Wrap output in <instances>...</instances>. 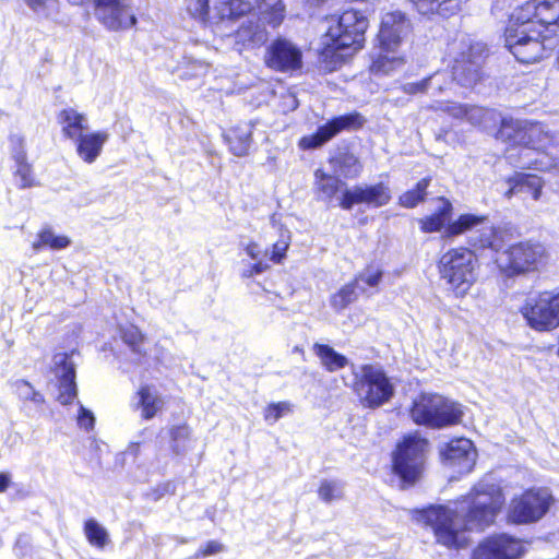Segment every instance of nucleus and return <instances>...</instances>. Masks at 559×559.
Masks as SVG:
<instances>
[{"instance_id": "obj_54", "label": "nucleus", "mask_w": 559, "mask_h": 559, "mask_svg": "<svg viewBox=\"0 0 559 559\" xmlns=\"http://www.w3.org/2000/svg\"><path fill=\"white\" fill-rule=\"evenodd\" d=\"M10 150L14 162H22V159H26L24 138L22 135L12 134L10 136Z\"/></svg>"}, {"instance_id": "obj_30", "label": "nucleus", "mask_w": 559, "mask_h": 559, "mask_svg": "<svg viewBox=\"0 0 559 559\" xmlns=\"http://www.w3.org/2000/svg\"><path fill=\"white\" fill-rule=\"evenodd\" d=\"M253 9L250 1L247 0H221L214 5L216 14V24L224 21L237 20Z\"/></svg>"}, {"instance_id": "obj_58", "label": "nucleus", "mask_w": 559, "mask_h": 559, "mask_svg": "<svg viewBox=\"0 0 559 559\" xmlns=\"http://www.w3.org/2000/svg\"><path fill=\"white\" fill-rule=\"evenodd\" d=\"M245 252L254 261L263 260L262 258L269 254L267 251L263 252L260 245L254 241L246 245Z\"/></svg>"}, {"instance_id": "obj_45", "label": "nucleus", "mask_w": 559, "mask_h": 559, "mask_svg": "<svg viewBox=\"0 0 559 559\" xmlns=\"http://www.w3.org/2000/svg\"><path fill=\"white\" fill-rule=\"evenodd\" d=\"M37 15L53 17L59 13V0H23Z\"/></svg>"}, {"instance_id": "obj_26", "label": "nucleus", "mask_w": 559, "mask_h": 559, "mask_svg": "<svg viewBox=\"0 0 559 559\" xmlns=\"http://www.w3.org/2000/svg\"><path fill=\"white\" fill-rule=\"evenodd\" d=\"M108 138L109 134L106 131L82 134L75 140L79 157L87 164L94 163L100 155Z\"/></svg>"}, {"instance_id": "obj_50", "label": "nucleus", "mask_w": 559, "mask_h": 559, "mask_svg": "<svg viewBox=\"0 0 559 559\" xmlns=\"http://www.w3.org/2000/svg\"><path fill=\"white\" fill-rule=\"evenodd\" d=\"M15 179L17 180L20 188L25 189L33 187L35 185V180L32 175L31 165L26 162V159H22V162H15Z\"/></svg>"}, {"instance_id": "obj_56", "label": "nucleus", "mask_w": 559, "mask_h": 559, "mask_svg": "<svg viewBox=\"0 0 559 559\" xmlns=\"http://www.w3.org/2000/svg\"><path fill=\"white\" fill-rule=\"evenodd\" d=\"M432 80H428L427 78L414 83H406L402 86L404 93L409 95H416L419 93H427L429 91V83Z\"/></svg>"}, {"instance_id": "obj_46", "label": "nucleus", "mask_w": 559, "mask_h": 559, "mask_svg": "<svg viewBox=\"0 0 559 559\" xmlns=\"http://www.w3.org/2000/svg\"><path fill=\"white\" fill-rule=\"evenodd\" d=\"M429 179H421L414 190H409L400 197V204L404 207H414L424 200Z\"/></svg>"}, {"instance_id": "obj_9", "label": "nucleus", "mask_w": 559, "mask_h": 559, "mask_svg": "<svg viewBox=\"0 0 559 559\" xmlns=\"http://www.w3.org/2000/svg\"><path fill=\"white\" fill-rule=\"evenodd\" d=\"M554 502L555 498L546 487L525 490L511 499L507 519L513 524L535 523L546 515Z\"/></svg>"}, {"instance_id": "obj_60", "label": "nucleus", "mask_w": 559, "mask_h": 559, "mask_svg": "<svg viewBox=\"0 0 559 559\" xmlns=\"http://www.w3.org/2000/svg\"><path fill=\"white\" fill-rule=\"evenodd\" d=\"M508 158H509V159H512V158H513V155H512L511 153H509Z\"/></svg>"}, {"instance_id": "obj_8", "label": "nucleus", "mask_w": 559, "mask_h": 559, "mask_svg": "<svg viewBox=\"0 0 559 559\" xmlns=\"http://www.w3.org/2000/svg\"><path fill=\"white\" fill-rule=\"evenodd\" d=\"M543 31L535 29L532 23H520L510 19L506 29V46L515 59L522 63H533L542 59L548 50Z\"/></svg>"}, {"instance_id": "obj_27", "label": "nucleus", "mask_w": 559, "mask_h": 559, "mask_svg": "<svg viewBox=\"0 0 559 559\" xmlns=\"http://www.w3.org/2000/svg\"><path fill=\"white\" fill-rule=\"evenodd\" d=\"M411 2L421 15L450 17L460 12L463 0H411Z\"/></svg>"}, {"instance_id": "obj_13", "label": "nucleus", "mask_w": 559, "mask_h": 559, "mask_svg": "<svg viewBox=\"0 0 559 559\" xmlns=\"http://www.w3.org/2000/svg\"><path fill=\"white\" fill-rule=\"evenodd\" d=\"M474 231L471 237V243L478 248H490L500 250L502 239L499 231L489 223L488 217L475 214H462L459 218L449 224L445 234L450 237Z\"/></svg>"}, {"instance_id": "obj_57", "label": "nucleus", "mask_w": 559, "mask_h": 559, "mask_svg": "<svg viewBox=\"0 0 559 559\" xmlns=\"http://www.w3.org/2000/svg\"><path fill=\"white\" fill-rule=\"evenodd\" d=\"M224 550L223 544L218 543L217 540H210L206 543V545L203 548H200L195 555L194 558H203L212 555L219 554Z\"/></svg>"}, {"instance_id": "obj_18", "label": "nucleus", "mask_w": 559, "mask_h": 559, "mask_svg": "<svg viewBox=\"0 0 559 559\" xmlns=\"http://www.w3.org/2000/svg\"><path fill=\"white\" fill-rule=\"evenodd\" d=\"M95 16L108 29L132 27L136 23L124 0H94Z\"/></svg>"}, {"instance_id": "obj_14", "label": "nucleus", "mask_w": 559, "mask_h": 559, "mask_svg": "<svg viewBox=\"0 0 559 559\" xmlns=\"http://www.w3.org/2000/svg\"><path fill=\"white\" fill-rule=\"evenodd\" d=\"M545 250L543 246L531 242H519L503 251L497 259L499 270L507 276L532 272L543 263Z\"/></svg>"}, {"instance_id": "obj_39", "label": "nucleus", "mask_w": 559, "mask_h": 559, "mask_svg": "<svg viewBox=\"0 0 559 559\" xmlns=\"http://www.w3.org/2000/svg\"><path fill=\"white\" fill-rule=\"evenodd\" d=\"M84 535L92 546L100 549L110 542L108 531L94 519L85 521Z\"/></svg>"}, {"instance_id": "obj_15", "label": "nucleus", "mask_w": 559, "mask_h": 559, "mask_svg": "<svg viewBox=\"0 0 559 559\" xmlns=\"http://www.w3.org/2000/svg\"><path fill=\"white\" fill-rule=\"evenodd\" d=\"M512 15V21L520 23L538 24L546 32L556 33L559 27V0H528L518 7Z\"/></svg>"}, {"instance_id": "obj_29", "label": "nucleus", "mask_w": 559, "mask_h": 559, "mask_svg": "<svg viewBox=\"0 0 559 559\" xmlns=\"http://www.w3.org/2000/svg\"><path fill=\"white\" fill-rule=\"evenodd\" d=\"M510 189L506 192L507 198L513 194L525 192L532 194V198L537 201L542 195L544 181L540 177L535 175L518 174L509 179Z\"/></svg>"}, {"instance_id": "obj_31", "label": "nucleus", "mask_w": 559, "mask_h": 559, "mask_svg": "<svg viewBox=\"0 0 559 559\" xmlns=\"http://www.w3.org/2000/svg\"><path fill=\"white\" fill-rule=\"evenodd\" d=\"M252 128L249 124L238 126L228 131L225 139L229 150L236 156H245L251 145Z\"/></svg>"}, {"instance_id": "obj_44", "label": "nucleus", "mask_w": 559, "mask_h": 559, "mask_svg": "<svg viewBox=\"0 0 559 559\" xmlns=\"http://www.w3.org/2000/svg\"><path fill=\"white\" fill-rule=\"evenodd\" d=\"M170 437L171 448L177 454L185 453L190 448V429L187 425L173 427Z\"/></svg>"}, {"instance_id": "obj_2", "label": "nucleus", "mask_w": 559, "mask_h": 559, "mask_svg": "<svg viewBox=\"0 0 559 559\" xmlns=\"http://www.w3.org/2000/svg\"><path fill=\"white\" fill-rule=\"evenodd\" d=\"M326 31L321 37L320 58L332 70L352 51L362 47L368 19L359 11L347 10L338 17L326 20Z\"/></svg>"}, {"instance_id": "obj_42", "label": "nucleus", "mask_w": 559, "mask_h": 559, "mask_svg": "<svg viewBox=\"0 0 559 559\" xmlns=\"http://www.w3.org/2000/svg\"><path fill=\"white\" fill-rule=\"evenodd\" d=\"M189 13L207 25L216 24V14L210 13L209 0H187Z\"/></svg>"}, {"instance_id": "obj_40", "label": "nucleus", "mask_w": 559, "mask_h": 559, "mask_svg": "<svg viewBox=\"0 0 559 559\" xmlns=\"http://www.w3.org/2000/svg\"><path fill=\"white\" fill-rule=\"evenodd\" d=\"M359 288L354 282L344 285L338 292L331 296V306L336 311L344 310L358 297Z\"/></svg>"}, {"instance_id": "obj_36", "label": "nucleus", "mask_w": 559, "mask_h": 559, "mask_svg": "<svg viewBox=\"0 0 559 559\" xmlns=\"http://www.w3.org/2000/svg\"><path fill=\"white\" fill-rule=\"evenodd\" d=\"M333 170L345 178H356L361 171V165L353 154H340L331 159Z\"/></svg>"}, {"instance_id": "obj_19", "label": "nucleus", "mask_w": 559, "mask_h": 559, "mask_svg": "<svg viewBox=\"0 0 559 559\" xmlns=\"http://www.w3.org/2000/svg\"><path fill=\"white\" fill-rule=\"evenodd\" d=\"M391 200L390 188L380 182L377 185H359L346 189L340 198V205L350 210L355 204L365 203L373 207L386 205Z\"/></svg>"}, {"instance_id": "obj_28", "label": "nucleus", "mask_w": 559, "mask_h": 559, "mask_svg": "<svg viewBox=\"0 0 559 559\" xmlns=\"http://www.w3.org/2000/svg\"><path fill=\"white\" fill-rule=\"evenodd\" d=\"M58 121L62 126L64 136L71 140H76L88 128L86 116L73 108L61 110L58 115Z\"/></svg>"}, {"instance_id": "obj_20", "label": "nucleus", "mask_w": 559, "mask_h": 559, "mask_svg": "<svg viewBox=\"0 0 559 559\" xmlns=\"http://www.w3.org/2000/svg\"><path fill=\"white\" fill-rule=\"evenodd\" d=\"M443 463L460 474L469 473L476 463V450L471 440L459 438L450 441L441 450Z\"/></svg>"}, {"instance_id": "obj_32", "label": "nucleus", "mask_w": 559, "mask_h": 559, "mask_svg": "<svg viewBox=\"0 0 559 559\" xmlns=\"http://www.w3.org/2000/svg\"><path fill=\"white\" fill-rule=\"evenodd\" d=\"M451 212V202L444 198H439L437 212L419 221L421 230L425 233L439 231L449 221Z\"/></svg>"}, {"instance_id": "obj_17", "label": "nucleus", "mask_w": 559, "mask_h": 559, "mask_svg": "<svg viewBox=\"0 0 559 559\" xmlns=\"http://www.w3.org/2000/svg\"><path fill=\"white\" fill-rule=\"evenodd\" d=\"M264 62L274 71L293 72L301 68L302 52L292 41L278 38L267 47Z\"/></svg>"}, {"instance_id": "obj_43", "label": "nucleus", "mask_w": 559, "mask_h": 559, "mask_svg": "<svg viewBox=\"0 0 559 559\" xmlns=\"http://www.w3.org/2000/svg\"><path fill=\"white\" fill-rule=\"evenodd\" d=\"M383 271L378 265H368L355 278L354 283L360 292H365V287L360 284H365L369 287H377L382 280Z\"/></svg>"}, {"instance_id": "obj_41", "label": "nucleus", "mask_w": 559, "mask_h": 559, "mask_svg": "<svg viewBox=\"0 0 559 559\" xmlns=\"http://www.w3.org/2000/svg\"><path fill=\"white\" fill-rule=\"evenodd\" d=\"M278 240L273 243L270 253V261L280 264L286 257V252L290 246V231L283 226H277Z\"/></svg>"}, {"instance_id": "obj_4", "label": "nucleus", "mask_w": 559, "mask_h": 559, "mask_svg": "<svg viewBox=\"0 0 559 559\" xmlns=\"http://www.w3.org/2000/svg\"><path fill=\"white\" fill-rule=\"evenodd\" d=\"M411 32L412 22L404 12L396 10L383 14L377 37L379 52L371 63L372 72L388 74L405 63L399 49Z\"/></svg>"}, {"instance_id": "obj_11", "label": "nucleus", "mask_w": 559, "mask_h": 559, "mask_svg": "<svg viewBox=\"0 0 559 559\" xmlns=\"http://www.w3.org/2000/svg\"><path fill=\"white\" fill-rule=\"evenodd\" d=\"M428 441L411 433L397 444L393 455V471L406 484H414L423 473Z\"/></svg>"}, {"instance_id": "obj_23", "label": "nucleus", "mask_w": 559, "mask_h": 559, "mask_svg": "<svg viewBox=\"0 0 559 559\" xmlns=\"http://www.w3.org/2000/svg\"><path fill=\"white\" fill-rule=\"evenodd\" d=\"M429 108L435 111H443L452 116L453 118L461 119L466 118L472 124L486 127V121L491 120L495 117V111L477 107V106H465L454 102L435 100Z\"/></svg>"}, {"instance_id": "obj_33", "label": "nucleus", "mask_w": 559, "mask_h": 559, "mask_svg": "<svg viewBox=\"0 0 559 559\" xmlns=\"http://www.w3.org/2000/svg\"><path fill=\"white\" fill-rule=\"evenodd\" d=\"M313 352L329 372L337 371L348 365V359L329 345L316 343Z\"/></svg>"}, {"instance_id": "obj_37", "label": "nucleus", "mask_w": 559, "mask_h": 559, "mask_svg": "<svg viewBox=\"0 0 559 559\" xmlns=\"http://www.w3.org/2000/svg\"><path fill=\"white\" fill-rule=\"evenodd\" d=\"M70 239L64 235H56L52 229L44 228L37 235V239L33 242L34 251L38 252L45 247L53 250H61L70 245Z\"/></svg>"}, {"instance_id": "obj_22", "label": "nucleus", "mask_w": 559, "mask_h": 559, "mask_svg": "<svg viewBox=\"0 0 559 559\" xmlns=\"http://www.w3.org/2000/svg\"><path fill=\"white\" fill-rule=\"evenodd\" d=\"M165 397L154 384H141L131 400V408L140 412L144 420H151L165 406Z\"/></svg>"}, {"instance_id": "obj_48", "label": "nucleus", "mask_w": 559, "mask_h": 559, "mask_svg": "<svg viewBox=\"0 0 559 559\" xmlns=\"http://www.w3.org/2000/svg\"><path fill=\"white\" fill-rule=\"evenodd\" d=\"M210 63L204 60L186 57L182 75L186 78H200L207 73Z\"/></svg>"}, {"instance_id": "obj_35", "label": "nucleus", "mask_w": 559, "mask_h": 559, "mask_svg": "<svg viewBox=\"0 0 559 559\" xmlns=\"http://www.w3.org/2000/svg\"><path fill=\"white\" fill-rule=\"evenodd\" d=\"M261 17L271 26H278L283 19L285 7L282 0H257Z\"/></svg>"}, {"instance_id": "obj_7", "label": "nucleus", "mask_w": 559, "mask_h": 559, "mask_svg": "<svg viewBox=\"0 0 559 559\" xmlns=\"http://www.w3.org/2000/svg\"><path fill=\"white\" fill-rule=\"evenodd\" d=\"M462 415L459 404L439 394H420L411 408L412 419L417 425L430 428L455 425L461 421Z\"/></svg>"}, {"instance_id": "obj_25", "label": "nucleus", "mask_w": 559, "mask_h": 559, "mask_svg": "<svg viewBox=\"0 0 559 559\" xmlns=\"http://www.w3.org/2000/svg\"><path fill=\"white\" fill-rule=\"evenodd\" d=\"M235 47L238 51L262 46L267 40V32L259 20H248L235 33Z\"/></svg>"}, {"instance_id": "obj_47", "label": "nucleus", "mask_w": 559, "mask_h": 559, "mask_svg": "<svg viewBox=\"0 0 559 559\" xmlns=\"http://www.w3.org/2000/svg\"><path fill=\"white\" fill-rule=\"evenodd\" d=\"M318 495L324 502H332L343 497V485L336 480L324 479L321 481Z\"/></svg>"}, {"instance_id": "obj_21", "label": "nucleus", "mask_w": 559, "mask_h": 559, "mask_svg": "<svg viewBox=\"0 0 559 559\" xmlns=\"http://www.w3.org/2000/svg\"><path fill=\"white\" fill-rule=\"evenodd\" d=\"M362 124V118L358 114L340 116L320 127L314 134L301 138L299 145L304 150L316 148L335 136L342 130L359 127Z\"/></svg>"}, {"instance_id": "obj_1", "label": "nucleus", "mask_w": 559, "mask_h": 559, "mask_svg": "<svg viewBox=\"0 0 559 559\" xmlns=\"http://www.w3.org/2000/svg\"><path fill=\"white\" fill-rule=\"evenodd\" d=\"M504 506L500 485L481 479L452 507H430L417 514V521L430 526L437 540L447 547H463L465 531H483L493 524Z\"/></svg>"}, {"instance_id": "obj_5", "label": "nucleus", "mask_w": 559, "mask_h": 559, "mask_svg": "<svg viewBox=\"0 0 559 559\" xmlns=\"http://www.w3.org/2000/svg\"><path fill=\"white\" fill-rule=\"evenodd\" d=\"M478 259L467 248H454L444 252L438 263L440 277L455 297L468 294L477 281Z\"/></svg>"}, {"instance_id": "obj_51", "label": "nucleus", "mask_w": 559, "mask_h": 559, "mask_svg": "<svg viewBox=\"0 0 559 559\" xmlns=\"http://www.w3.org/2000/svg\"><path fill=\"white\" fill-rule=\"evenodd\" d=\"M290 412L292 404L289 402L272 403L264 411V419L270 424H274Z\"/></svg>"}, {"instance_id": "obj_59", "label": "nucleus", "mask_w": 559, "mask_h": 559, "mask_svg": "<svg viewBox=\"0 0 559 559\" xmlns=\"http://www.w3.org/2000/svg\"><path fill=\"white\" fill-rule=\"evenodd\" d=\"M11 484V476L8 473H0V493L4 492Z\"/></svg>"}, {"instance_id": "obj_34", "label": "nucleus", "mask_w": 559, "mask_h": 559, "mask_svg": "<svg viewBox=\"0 0 559 559\" xmlns=\"http://www.w3.org/2000/svg\"><path fill=\"white\" fill-rule=\"evenodd\" d=\"M119 334L130 350L139 357H145V335L133 324L119 328Z\"/></svg>"}, {"instance_id": "obj_53", "label": "nucleus", "mask_w": 559, "mask_h": 559, "mask_svg": "<svg viewBox=\"0 0 559 559\" xmlns=\"http://www.w3.org/2000/svg\"><path fill=\"white\" fill-rule=\"evenodd\" d=\"M269 267L270 265L264 260H259L254 263H247L242 261L241 276L243 278H250L254 275L264 273Z\"/></svg>"}, {"instance_id": "obj_24", "label": "nucleus", "mask_w": 559, "mask_h": 559, "mask_svg": "<svg viewBox=\"0 0 559 559\" xmlns=\"http://www.w3.org/2000/svg\"><path fill=\"white\" fill-rule=\"evenodd\" d=\"M56 365V374L59 378L58 401L63 404H70L78 394L75 384V368L67 354H57L53 357Z\"/></svg>"}, {"instance_id": "obj_38", "label": "nucleus", "mask_w": 559, "mask_h": 559, "mask_svg": "<svg viewBox=\"0 0 559 559\" xmlns=\"http://www.w3.org/2000/svg\"><path fill=\"white\" fill-rule=\"evenodd\" d=\"M314 178L317 190L321 193V198L326 201H331L341 187L345 186V183L340 179L334 176L326 175L321 169L316 170Z\"/></svg>"}, {"instance_id": "obj_10", "label": "nucleus", "mask_w": 559, "mask_h": 559, "mask_svg": "<svg viewBox=\"0 0 559 559\" xmlns=\"http://www.w3.org/2000/svg\"><path fill=\"white\" fill-rule=\"evenodd\" d=\"M453 57L452 76L462 86H473L480 79V71L487 56L485 44L461 39L452 47Z\"/></svg>"}, {"instance_id": "obj_3", "label": "nucleus", "mask_w": 559, "mask_h": 559, "mask_svg": "<svg viewBox=\"0 0 559 559\" xmlns=\"http://www.w3.org/2000/svg\"><path fill=\"white\" fill-rule=\"evenodd\" d=\"M510 131H514L513 142L523 146L515 166L523 169L559 174V160L547 153L540 152L548 144L559 146V136L550 134L540 123L503 121L500 136L511 138Z\"/></svg>"}, {"instance_id": "obj_6", "label": "nucleus", "mask_w": 559, "mask_h": 559, "mask_svg": "<svg viewBox=\"0 0 559 559\" xmlns=\"http://www.w3.org/2000/svg\"><path fill=\"white\" fill-rule=\"evenodd\" d=\"M352 390L364 407L377 408L394 395V385L383 369L377 365L352 366Z\"/></svg>"}, {"instance_id": "obj_16", "label": "nucleus", "mask_w": 559, "mask_h": 559, "mask_svg": "<svg viewBox=\"0 0 559 559\" xmlns=\"http://www.w3.org/2000/svg\"><path fill=\"white\" fill-rule=\"evenodd\" d=\"M525 554L521 539L498 534L484 539L473 552L472 559H520Z\"/></svg>"}, {"instance_id": "obj_52", "label": "nucleus", "mask_w": 559, "mask_h": 559, "mask_svg": "<svg viewBox=\"0 0 559 559\" xmlns=\"http://www.w3.org/2000/svg\"><path fill=\"white\" fill-rule=\"evenodd\" d=\"M427 79L432 80L429 83V90H432L433 96L450 90L454 81L453 79L452 81H449V75L447 72H436L435 74Z\"/></svg>"}, {"instance_id": "obj_49", "label": "nucleus", "mask_w": 559, "mask_h": 559, "mask_svg": "<svg viewBox=\"0 0 559 559\" xmlns=\"http://www.w3.org/2000/svg\"><path fill=\"white\" fill-rule=\"evenodd\" d=\"M15 392L21 400L32 401L36 405H41L45 399L41 393L37 392L29 382L19 380L14 383Z\"/></svg>"}, {"instance_id": "obj_55", "label": "nucleus", "mask_w": 559, "mask_h": 559, "mask_svg": "<svg viewBox=\"0 0 559 559\" xmlns=\"http://www.w3.org/2000/svg\"><path fill=\"white\" fill-rule=\"evenodd\" d=\"M94 424L95 417L93 413L86 409L82 404H80L78 414V425L85 430H91L93 429Z\"/></svg>"}, {"instance_id": "obj_12", "label": "nucleus", "mask_w": 559, "mask_h": 559, "mask_svg": "<svg viewBox=\"0 0 559 559\" xmlns=\"http://www.w3.org/2000/svg\"><path fill=\"white\" fill-rule=\"evenodd\" d=\"M520 312L530 328L538 332L552 331L559 326V287L528 297Z\"/></svg>"}]
</instances>
